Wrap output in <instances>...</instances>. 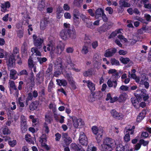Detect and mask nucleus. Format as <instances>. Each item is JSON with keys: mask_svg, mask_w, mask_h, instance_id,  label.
<instances>
[{"mask_svg": "<svg viewBox=\"0 0 151 151\" xmlns=\"http://www.w3.org/2000/svg\"><path fill=\"white\" fill-rule=\"evenodd\" d=\"M48 21L45 19L41 20L40 24V28L42 30H44L47 25Z\"/></svg>", "mask_w": 151, "mask_h": 151, "instance_id": "25", "label": "nucleus"}, {"mask_svg": "<svg viewBox=\"0 0 151 151\" xmlns=\"http://www.w3.org/2000/svg\"><path fill=\"white\" fill-rule=\"evenodd\" d=\"M132 72V73H131L130 72H128L129 75L128 76L129 77H131L133 79L135 80V81L137 83H139L140 84H142L143 83L142 79H141V81H140V78H141V75L140 77H137L136 76L135 73L136 72V70L135 69H133Z\"/></svg>", "mask_w": 151, "mask_h": 151, "instance_id": "9", "label": "nucleus"}, {"mask_svg": "<svg viewBox=\"0 0 151 151\" xmlns=\"http://www.w3.org/2000/svg\"><path fill=\"white\" fill-rule=\"evenodd\" d=\"M31 51L32 53L35 55L39 56H40L41 55L40 52L38 50L37 48L36 47L32 48L31 49Z\"/></svg>", "mask_w": 151, "mask_h": 151, "instance_id": "33", "label": "nucleus"}, {"mask_svg": "<svg viewBox=\"0 0 151 151\" xmlns=\"http://www.w3.org/2000/svg\"><path fill=\"white\" fill-rule=\"evenodd\" d=\"M21 130L23 132H24L27 130V126L26 119L23 116H21Z\"/></svg>", "mask_w": 151, "mask_h": 151, "instance_id": "14", "label": "nucleus"}, {"mask_svg": "<svg viewBox=\"0 0 151 151\" xmlns=\"http://www.w3.org/2000/svg\"><path fill=\"white\" fill-rule=\"evenodd\" d=\"M144 17L147 21H151V16L147 14H145L144 15Z\"/></svg>", "mask_w": 151, "mask_h": 151, "instance_id": "51", "label": "nucleus"}, {"mask_svg": "<svg viewBox=\"0 0 151 151\" xmlns=\"http://www.w3.org/2000/svg\"><path fill=\"white\" fill-rule=\"evenodd\" d=\"M49 108L52 109L53 112H55L56 111V105L54 104H51L49 105Z\"/></svg>", "mask_w": 151, "mask_h": 151, "instance_id": "46", "label": "nucleus"}, {"mask_svg": "<svg viewBox=\"0 0 151 151\" xmlns=\"http://www.w3.org/2000/svg\"><path fill=\"white\" fill-rule=\"evenodd\" d=\"M8 143L11 147H13L16 145L17 142L15 140H13L12 141H9Z\"/></svg>", "mask_w": 151, "mask_h": 151, "instance_id": "47", "label": "nucleus"}, {"mask_svg": "<svg viewBox=\"0 0 151 151\" xmlns=\"http://www.w3.org/2000/svg\"><path fill=\"white\" fill-rule=\"evenodd\" d=\"M96 147L91 145L88 146L87 149V151H96Z\"/></svg>", "mask_w": 151, "mask_h": 151, "instance_id": "45", "label": "nucleus"}, {"mask_svg": "<svg viewBox=\"0 0 151 151\" xmlns=\"http://www.w3.org/2000/svg\"><path fill=\"white\" fill-rule=\"evenodd\" d=\"M141 92V96H142L144 95L147 94V91L146 90L144 89H143L140 90L139 89H138L134 93H136L137 94L139 95L137 93H139Z\"/></svg>", "mask_w": 151, "mask_h": 151, "instance_id": "38", "label": "nucleus"}, {"mask_svg": "<svg viewBox=\"0 0 151 151\" xmlns=\"http://www.w3.org/2000/svg\"><path fill=\"white\" fill-rule=\"evenodd\" d=\"M127 97V95L126 94H121L119 97L118 98V101L119 102H122V101L125 100Z\"/></svg>", "mask_w": 151, "mask_h": 151, "instance_id": "35", "label": "nucleus"}, {"mask_svg": "<svg viewBox=\"0 0 151 151\" xmlns=\"http://www.w3.org/2000/svg\"><path fill=\"white\" fill-rule=\"evenodd\" d=\"M45 120L48 123H50L52 120V118L49 114H47L45 116Z\"/></svg>", "mask_w": 151, "mask_h": 151, "instance_id": "39", "label": "nucleus"}, {"mask_svg": "<svg viewBox=\"0 0 151 151\" xmlns=\"http://www.w3.org/2000/svg\"><path fill=\"white\" fill-rule=\"evenodd\" d=\"M109 74H112L113 76H115L116 78H118L119 77V73L117 72V71L115 69H109L108 71Z\"/></svg>", "mask_w": 151, "mask_h": 151, "instance_id": "22", "label": "nucleus"}, {"mask_svg": "<svg viewBox=\"0 0 151 151\" xmlns=\"http://www.w3.org/2000/svg\"><path fill=\"white\" fill-rule=\"evenodd\" d=\"M56 81L57 84L60 86H66L67 83L66 81L64 80H56Z\"/></svg>", "mask_w": 151, "mask_h": 151, "instance_id": "31", "label": "nucleus"}, {"mask_svg": "<svg viewBox=\"0 0 151 151\" xmlns=\"http://www.w3.org/2000/svg\"><path fill=\"white\" fill-rule=\"evenodd\" d=\"M111 63L112 65H119V61L114 58H112L111 59Z\"/></svg>", "mask_w": 151, "mask_h": 151, "instance_id": "43", "label": "nucleus"}, {"mask_svg": "<svg viewBox=\"0 0 151 151\" xmlns=\"http://www.w3.org/2000/svg\"><path fill=\"white\" fill-rule=\"evenodd\" d=\"M150 27L148 26H145L143 27L141 29H140L138 30V32L140 33L139 31H141V30L145 31V32H150L149 31L151 30Z\"/></svg>", "mask_w": 151, "mask_h": 151, "instance_id": "42", "label": "nucleus"}, {"mask_svg": "<svg viewBox=\"0 0 151 151\" xmlns=\"http://www.w3.org/2000/svg\"><path fill=\"white\" fill-rule=\"evenodd\" d=\"M116 49L113 48L107 50L104 53V56L106 57H109L112 56L116 52Z\"/></svg>", "mask_w": 151, "mask_h": 151, "instance_id": "18", "label": "nucleus"}, {"mask_svg": "<svg viewBox=\"0 0 151 151\" xmlns=\"http://www.w3.org/2000/svg\"><path fill=\"white\" fill-rule=\"evenodd\" d=\"M69 117L70 119L72 120L73 125L75 128H81L84 125V122L81 119H78L74 116Z\"/></svg>", "mask_w": 151, "mask_h": 151, "instance_id": "6", "label": "nucleus"}, {"mask_svg": "<svg viewBox=\"0 0 151 151\" xmlns=\"http://www.w3.org/2000/svg\"><path fill=\"white\" fill-rule=\"evenodd\" d=\"M28 64L29 67L32 68L34 65H35V64L33 62V60L32 58L30 57L28 60Z\"/></svg>", "mask_w": 151, "mask_h": 151, "instance_id": "41", "label": "nucleus"}, {"mask_svg": "<svg viewBox=\"0 0 151 151\" xmlns=\"http://www.w3.org/2000/svg\"><path fill=\"white\" fill-rule=\"evenodd\" d=\"M122 30V29L116 30L111 34L110 36V37H112L116 35H118V37L120 39L122 42L124 41V42H126L127 40V39L124 38L122 35V34L121 31V30Z\"/></svg>", "mask_w": 151, "mask_h": 151, "instance_id": "8", "label": "nucleus"}, {"mask_svg": "<svg viewBox=\"0 0 151 151\" xmlns=\"http://www.w3.org/2000/svg\"><path fill=\"white\" fill-rule=\"evenodd\" d=\"M9 85L10 87L14 89L15 90H17V88H16L15 86V84L14 81L9 80Z\"/></svg>", "mask_w": 151, "mask_h": 151, "instance_id": "44", "label": "nucleus"}, {"mask_svg": "<svg viewBox=\"0 0 151 151\" xmlns=\"http://www.w3.org/2000/svg\"><path fill=\"white\" fill-rule=\"evenodd\" d=\"M107 83L108 86L110 87L113 86L114 88H115L117 85L116 81H111V79H109L108 80Z\"/></svg>", "mask_w": 151, "mask_h": 151, "instance_id": "27", "label": "nucleus"}, {"mask_svg": "<svg viewBox=\"0 0 151 151\" xmlns=\"http://www.w3.org/2000/svg\"><path fill=\"white\" fill-rule=\"evenodd\" d=\"M135 129V127L132 126V127L129 128L127 127L125 131V135L124 137V139L125 141L127 142H129L130 140V137L129 134H133L134 132V129Z\"/></svg>", "mask_w": 151, "mask_h": 151, "instance_id": "7", "label": "nucleus"}, {"mask_svg": "<svg viewBox=\"0 0 151 151\" xmlns=\"http://www.w3.org/2000/svg\"><path fill=\"white\" fill-rule=\"evenodd\" d=\"M92 72L90 70L85 72L83 73V75L85 76H89L92 74Z\"/></svg>", "mask_w": 151, "mask_h": 151, "instance_id": "54", "label": "nucleus"}, {"mask_svg": "<svg viewBox=\"0 0 151 151\" xmlns=\"http://www.w3.org/2000/svg\"><path fill=\"white\" fill-rule=\"evenodd\" d=\"M120 60L122 63L124 64H127L129 61V59L127 58H124L121 57L120 58Z\"/></svg>", "mask_w": 151, "mask_h": 151, "instance_id": "40", "label": "nucleus"}, {"mask_svg": "<svg viewBox=\"0 0 151 151\" xmlns=\"http://www.w3.org/2000/svg\"><path fill=\"white\" fill-rule=\"evenodd\" d=\"M86 24L87 26L88 27L91 29H93L94 28V27L93 25L92 24V22H89L88 23H87V22H86Z\"/></svg>", "mask_w": 151, "mask_h": 151, "instance_id": "55", "label": "nucleus"}, {"mask_svg": "<svg viewBox=\"0 0 151 151\" xmlns=\"http://www.w3.org/2000/svg\"><path fill=\"white\" fill-rule=\"evenodd\" d=\"M10 6V4L9 1H6L4 4H2L1 6L2 9L1 10L2 12H5L7 8H9Z\"/></svg>", "mask_w": 151, "mask_h": 151, "instance_id": "24", "label": "nucleus"}, {"mask_svg": "<svg viewBox=\"0 0 151 151\" xmlns=\"http://www.w3.org/2000/svg\"><path fill=\"white\" fill-rule=\"evenodd\" d=\"M94 93H92L90 96L88 98V100L90 101H93L95 100V98L94 96Z\"/></svg>", "mask_w": 151, "mask_h": 151, "instance_id": "52", "label": "nucleus"}, {"mask_svg": "<svg viewBox=\"0 0 151 151\" xmlns=\"http://www.w3.org/2000/svg\"><path fill=\"white\" fill-rule=\"evenodd\" d=\"M88 52V47L85 46H84L82 50V52L83 54H86Z\"/></svg>", "mask_w": 151, "mask_h": 151, "instance_id": "50", "label": "nucleus"}, {"mask_svg": "<svg viewBox=\"0 0 151 151\" xmlns=\"http://www.w3.org/2000/svg\"><path fill=\"white\" fill-rule=\"evenodd\" d=\"M104 11L101 8H98L95 11V17L96 19L101 17V16L104 14Z\"/></svg>", "mask_w": 151, "mask_h": 151, "instance_id": "21", "label": "nucleus"}, {"mask_svg": "<svg viewBox=\"0 0 151 151\" xmlns=\"http://www.w3.org/2000/svg\"><path fill=\"white\" fill-rule=\"evenodd\" d=\"M68 60L67 63L68 64L67 66L63 64L62 60L61 58H59L57 59L55 62V67L56 68L58 69L59 71L55 72L54 73V76L57 77L61 73V72L62 73H63L65 77L67 78L68 81H70V83L71 84L73 88L75 89L76 88V86L74 84V82L73 80L71 74L66 73H64L63 71L67 67H68V68H70L73 71L77 72L80 71V70L76 68L75 65L73 63L70 58L69 59V60Z\"/></svg>", "mask_w": 151, "mask_h": 151, "instance_id": "1", "label": "nucleus"}, {"mask_svg": "<svg viewBox=\"0 0 151 151\" xmlns=\"http://www.w3.org/2000/svg\"><path fill=\"white\" fill-rule=\"evenodd\" d=\"M148 134L145 132H143L141 135V137L142 138H146L148 136Z\"/></svg>", "mask_w": 151, "mask_h": 151, "instance_id": "63", "label": "nucleus"}, {"mask_svg": "<svg viewBox=\"0 0 151 151\" xmlns=\"http://www.w3.org/2000/svg\"><path fill=\"white\" fill-rule=\"evenodd\" d=\"M134 19L135 20H137L139 21L144 23H145V20L142 18L140 17H136L134 18Z\"/></svg>", "mask_w": 151, "mask_h": 151, "instance_id": "59", "label": "nucleus"}, {"mask_svg": "<svg viewBox=\"0 0 151 151\" xmlns=\"http://www.w3.org/2000/svg\"><path fill=\"white\" fill-rule=\"evenodd\" d=\"M67 32L68 31H66L65 29H63L61 31L60 35L63 40H65L68 38Z\"/></svg>", "mask_w": 151, "mask_h": 151, "instance_id": "23", "label": "nucleus"}, {"mask_svg": "<svg viewBox=\"0 0 151 151\" xmlns=\"http://www.w3.org/2000/svg\"><path fill=\"white\" fill-rule=\"evenodd\" d=\"M14 58L13 55H10L7 63V65L9 66L13 67L15 65Z\"/></svg>", "mask_w": 151, "mask_h": 151, "instance_id": "20", "label": "nucleus"}, {"mask_svg": "<svg viewBox=\"0 0 151 151\" xmlns=\"http://www.w3.org/2000/svg\"><path fill=\"white\" fill-rule=\"evenodd\" d=\"M64 17L65 19H70L71 17L70 14L68 12H65L64 14Z\"/></svg>", "mask_w": 151, "mask_h": 151, "instance_id": "60", "label": "nucleus"}, {"mask_svg": "<svg viewBox=\"0 0 151 151\" xmlns=\"http://www.w3.org/2000/svg\"><path fill=\"white\" fill-rule=\"evenodd\" d=\"M110 113L111 115L114 118L117 119L122 120L124 117V115L122 113L118 112L114 109L111 110Z\"/></svg>", "mask_w": 151, "mask_h": 151, "instance_id": "11", "label": "nucleus"}, {"mask_svg": "<svg viewBox=\"0 0 151 151\" xmlns=\"http://www.w3.org/2000/svg\"><path fill=\"white\" fill-rule=\"evenodd\" d=\"M145 79L146 76L145 75L143 74L141 75V78H140V81H141V79H142L143 83L142 84H143L145 86V88L147 89L148 88L149 86V83L145 81L144 82L143 81H144Z\"/></svg>", "mask_w": 151, "mask_h": 151, "instance_id": "30", "label": "nucleus"}, {"mask_svg": "<svg viewBox=\"0 0 151 151\" xmlns=\"http://www.w3.org/2000/svg\"><path fill=\"white\" fill-rule=\"evenodd\" d=\"M83 82L84 83H86L87 86L89 89L91 91H93L95 90V88L94 84L90 81H86L83 80Z\"/></svg>", "mask_w": 151, "mask_h": 151, "instance_id": "19", "label": "nucleus"}, {"mask_svg": "<svg viewBox=\"0 0 151 151\" xmlns=\"http://www.w3.org/2000/svg\"><path fill=\"white\" fill-rule=\"evenodd\" d=\"M71 146L72 148L75 150V151H85L82 148H79L75 144L72 143Z\"/></svg>", "mask_w": 151, "mask_h": 151, "instance_id": "34", "label": "nucleus"}, {"mask_svg": "<svg viewBox=\"0 0 151 151\" xmlns=\"http://www.w3.org/2000/svg\"><path fill=\"white\" fill-rule=\"evenodd\" d=\"M116 151H133L131 147L128 145L123 146L122 144H119L117 145L116 148Z\"/></svg>", "mask_w": 151, "mask_h": 151, "instance_id": "10", "label": "nucleus"}, {"mask_svg": "<svg viewBox=\"0 0 151 151\" xmlns=\"http://www.w3.org/2000/svg\"><path fill=\"white\" fill-rule=\"evenodd\" d=\"M62 138L64 142V144L66 146H68L72 142L71 138L66 133L63 134Z\"/></svg>", "mask_w": 151, "mask_h": 151, "instance_id": "17", "label": "nucleus"}, {"mask_svg": "<svg viewBox=\"0 0 151 151\" xmlns=\"http://www.w3.org/2000/svg\"><path fill=\"white\" fill-rule=\"evenodd\" d=\"M93 60L94 62L97 63H99L101 60V56L99 54H96L94 55Z\"/></svg>", "mask_w": 151, "mask_h": 151, "instance_id": "28", "label": "nucleus"}, {"mask_svg": "<svg viewBox=\"0 0 151 151\" xmlns=\"http://www.w3.org/2000/svg\"><path fill=\"white\" fill-rule=\"evenodd\" d=\"M119 8L118 9L119 11L121 12L123 11V8L128 7L130 6L129 3L126 2L125 0H120L119 1Z\"/></svg>", "mask_w": 151, "mask_h": 151, "instance_id": "16", "label": "nucleus"}, {"mask_svg": "<svg viewBox=\"0 0 151 151\" xmlns=\"http://www.w3.org/2000/svg\"><path fill=\"white\" fill-rule=\"evenodd\" d=\"M140 143L141 144H142L144 146H146L148 144V141H145L143 139H141L140 141Z\"/></svg>", "mask_w": 151, "mask_h": 151, "instance_id": "64", "label": "nucleus"}, {"mask_svg": "<svg viewBox=\"0 0 151 151\" xmlns=\"http://www.w3.org/2000/svg\"><path fill=\"white\" fill-rule=\"evenodd\" d=\"M47 137L45 135L43 134L39 140L42 146L46 149L47 150H49L50 148L46 144L47 141Z\"/></svg>", "mask_w": 151, "mask_h": 151, "instance_id": "15", "label": "nucleus"}, {"mask_svg": "<svg viewBox=\"0 0 151 151\" xmlns=\"http://www.w3.org/2000/svg\"><path fill=\"white\" fill-rule=\"evenodd\" d=\"M3 133L4 134H8L10 133V132L8 128L5 127L3 129Z\"/></svg>", "mask_w": 151, "mask_h": 151, "instance_id": "53", "label": "nucleus"}, {"mask_svg": "<svg viewBox=\"0 0 151 151\" xmlns=\"http://www.w3.org/2000/svg\"><path fill=\"white\" fill-rule=\"evenodd\" d=\"M45 7V1H42L40 2L39 4L38 8L40 10H42Z\"/></svg>", "mask_w": 151, "mask_h": 151, "instance_id": "37", "label": "nucleus"}, {"mask_svg": "<svg viewBox=\"0 0 151 151\" xmlns=\"http://www.w3.org/2000/svg\"><path fill=\"white\" fill-rule=\"evenodd\" d=\"M105 10L108 12L110 14H112L113 12V10L110 7H108L105 9Z\"/></svg>", "mask_w": 151, "mask_h": 151, "instance_id": "56", "label": "nucleus"}, {"mask_svg": "<svg viewBox=\"0 0 151 151\" xmlns=\"http://www.w3.org/2000/svg\"><path fill=\"white\" fill-rule=\"evenodd\" d=\"M120 89L123 91H127L129 89V87L124 85L120 87Z\"/></svg>", "mask_w": 151, "mask_h": 151, "instance_id": "57", "label": "nucleus"}, {"mask_svg": "<svg viewBox=\"0 0 151 151\" xmlns=\"http://www.w3.org/2000/svg\"><path fill=\"white\" fill-rule=\"evenodd\" d=\"M38 104V102L36 101L32 103L29 106L30 109L31 110L33 111L37 109Z\"/></svg>", "mask_w": 151, "mask_h": 151, "instance_id": "32", "label": "nucleus"}, {"mask_svg": "<svg viewBox=\"0 0 151 151\" xmlns=\"http://www.w3.org/2000/svg\"><path fill=\"white\" fill-rule=\"evenodd\" d=\"M43 130L46 133H48L49 132V128L47 125L45 124L43 128Z\"/></svg>", "mask_w": 151, "mask_h": 151, "instance_id": "58", "label": "nucleus"}, {"mask_svg": "<svg viewBox=\"0 0 151 151\" xmlns=\"http://www.w3.org/2000/svg\"><path fill=\"white\" fill-rule=\"evenodd\" d=\"M91 130L93 133L96 135L95 138L97 142H100L103 134V129L100 127L94 126L92 127Z\"/></svg>", "mask_w": 151, "mask_h": 151, "instance_id": "5", "label": "nucleus"}, {"mask_svg": "<svg viewBox=\"0 0 151 151\" xmlns=\"http://www.w3.org/2000/svg\"><path fill=\"white\" fill-rule=\"evenodd\" d=\"M79 139L80 143L82 145L86 146L87 145V138L83 132L80 133Z\"/></svg>", "mask_w": 151, "mask_h": 151, "instance_id": "13", "label": "nucleus"}, {"mask_svg": "<svg viewBox=\"0 0 151 151\" xmlns=\"http://www.w3.org/2000/svg\"><path fill=\"white\" fill-rule=\"evenodd\" d=\"M134 95L136 98L133 97L131 99L132 102L134 107L137 109L139 108V106L142 108L144 107L146 105L145 102H142L140 103V105L139 104V101H140L142 100V97L136 93H134Z\"/></svg>", "mask_w": 151, "mask_h": 151, "instance_id": "4", "label": "nucleus"}, {"mask_svg": "<svg viewBox=\"0 0 151 151\" xmlns=\"http://www.w3.org/2000/svg\"><path fill=\"white\" fill-rule=\"evenodd\" d=\"M81 17L82 18L83 20L86 23V22H87V20L89 19L88 17H87L85 15H82L81 16Z\"/></svg>", "mask_w": 151, "mask_h": 151, "instance_id": "61", "label": "nucleus"}, {"mask_svg": "<svg viewBox=\"0 0 151 151\" xmlns=\"http://www.w3.org/2000/svg\"><path fill=\"white\" fill-rule=\"evenodd\" d=\"M115 141L111 138H106L104 139L101 145L102 151H111L116 145Z\"/></svg>", "mask_w": 151, "mask_h": 151, "instance_id": "3", "label": "nucleus"}, {"mask_svg": "<svg viewBox=\"0 0 151 151\" xmlns=\"http://www.w3.org/2000/svg\"><path fill=\"white\" fill-rule=\"evenodd\" d=\"M68 33L69 36L72 38H75L76 36V31L74 28H73L72 30H68Z\"/></svg>", "mask_w": 151, "mask_h": 151, "instance_id": "26", "label": "nucleus"}, {"mask_svg": "<svg viewBox=\"0 0 151 151\" xmlns=\"http://www.w3.org/2000/svg\"><path fill=\"white\" fill-rule=\"evenodd\" d=\"M91 45L92 47L94 49H95L98 46V43L96 41L93 42L91 43Z\"/></svg>", "mask_w": 151, "mask_h": 151, "instance_id": "62", "label": "nucleus"}, {"mask_svg": "<svg viewBox=\"0 0 151 151\" xmlns=\"http://www.w3.org/2000/svg\"><path fill=\"white\" fill-rule=\"evenodd\" d=\"M65 48V45L61 42H59L57 45L55 46L54 42L52 41L50 42L46 46H44L43 49L44 51L46 52L47 51H49L52 58H54L58 54H60L64 50Z\"/></svg>", "mask_w": 151, "mask_h": 151, "instance_id": "2", "label": "nucleus"}, {"mask_svg": "<svg viewBox=\"0 0 151 151\" xmlns=\"http://www.w3.org/2000/svg\"><path fill=\"white\" fill-rule=\"evenodd\" d=\"M25 138L27 142L30 143H34L35 139L33 137H32L30 134H26L25 135Z\"/></svg>", "mask_w": 151, "mask_h": 151, "instance_id": "29", "label": "nucleus"}, {"mask_svg": "<svg viewBox=\"0 0 151 151\" xmlns=\"http://www.w3.org/2000/svg\"><path fill=\"white\" fill-rule=\"evenodd\" d=\"M87 11L89 14L92 17L95 16V13H94V10L93 9H90L87 10Z\"/></svg>", "mask_w": 151, "mask_h": 151, "instance_id": "48", "label": "nucleus"}, {"mask_svg": "<svg viewBox=\"0 0 151 151\" xmlns=\"http://www.w3.org/2000/svg\"><path fill=\"white\" fill-rule=\"evenodd\" d=\"M16 74V71L15 70H12L10 71V78L12 79H13L14 80H15L16 78L15 77V75Z\"/></svg>", "mask_w": 151, "mask_h": 151, "instance_id": "36", "label": "nucleus"}, {"mask_svg": "<svg viewBox=\"0 0 151 151\" xmlns=\"http://www.w3.org/2000/svg\"><path fill=\"white\" fill-rule=\"evenodd\" d=\"M33 38L34 40V45L37 47H39L42 46V44L43 42V38L37 37L35 35H33Z\"/></svg>", "mask_w": 151, "mask_h": 151, "instance_id": "12", "label": "nucleus"}, {"mask_svg": "<svg viewBox=\"0 0 151 151\" xmlns=\"http://www.w3.org/2000/svg\"><path fill=\"white\" fill-rule=\"evenodd\" d=\"M38 61L40 62V64L43 63L45 62L47 60V59L45 58H37Z\"/></svg>", "mask_w": 151, "mask_h": 151, "instance_id": "49", "label": "nucleus"}]
</instances>
